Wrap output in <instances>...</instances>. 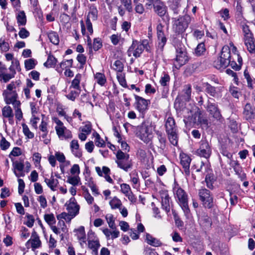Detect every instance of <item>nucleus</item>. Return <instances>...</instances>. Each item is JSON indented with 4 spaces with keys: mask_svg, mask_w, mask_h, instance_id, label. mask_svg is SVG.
Masks as SVG:
<instances>
[{
    "mask_svg": "<svg viewBox=\"0 0 255 255\" xmlns=\"http://www.w3.org/2000/svg\"><path fill=\"white\" fill-rule=\"evenodd\" d=\"M205 108L209 115L217 121H220L222 119L220 111L216 104L208 100Z\"/></svg>",
    "mask_w": 255,
    "mask_h": 255,
    "instance_id": "nucleus-10",
    "label": "nucleus"
},
{
    "mask_svg": "<svg viewBox=\"0 0 255 255\" xmlns=\"http://www.w3.org/2000/svg\"><path fill=\"white\" fill-rule=\"evenodd\" d=\"M22 127L24 135L29 138H32L34 137V133L30 131L27 126L25 124H22Z\"/></svg>",
    "mask_w": 255,
    "mask_h": 255,
    "instance_id": "nucleus-53",
    "label": "nucleus"
},
{
    "mask_svg": "<svg viewBox=\"0 0 255 255\" xmlns=\"http://www.w3.org/2000/svg\"><path fill=\"white\" fill-rule=\"evenodd\" d=\"M182 94V100L185 101H189L191 99V86L190 85H186L184 86Z\"/></svg>",
    "mask_w": 255,
    "mask_h": 255,
    "instance_id": "nucleus-31",
    "label": "nucleus"
},
{
    "mask_svg": "<svg viewBox=\"0 0 255 255\" xmlns=\"http://www.w3.org/2000/svg\"><path fill=\"white\" fill-rule=\"evenodd\" d=\"M230 92L234 98L237 99H239L241 96V93L239 92L238 88L237 87H231L230 89Z\"/></svg>",
    "mask_w": 255,
    "mask_h": 255,
    "instance_id": "nucleus-61",
    "label": "nucleus"
},
{
    "mask_svg": "<svg viewBox=\"0 0 255 255\" xmlns=\"http://www.w3.org/2000/svg\"><path fill=\"white\" fill-rule=\"evenodd\" d=\"M56 133L59 138L65 137V138H71L72 134L71 132L67 130L65 127H55Z\"/></svg>",
    "mask_w": 255,
    "mask_h": 255,
    "instance_id": "nucleus-24",
    "label": "nucleus"
},
{
    "mask_svg": "<svg viewBox=\"0 0 255 255\" xmlns=\"http://www.w3.org/2000/svg\"><path fill=\"white\" fill-rule=\"evenodd\" d=\"M157 134L159 142V145L158 147L159 148V151L161 152L166 147V139L164 136H162L161 133L158 132Z\"/></svg>",
    "mask_w": 255,
    "mask_h": 255,
    "instance_id": "nucleus-39",
    "label": "nucleus"
},
{
    "mask_svg": "<svg viewBox=\"0 0 255 255\" xmlns=\"http://www.w3.org/2000/svg\"><path fill=\"white\" fill-rule=\"evenodd\" d=\"M135 4L134 10L135 12L139 14H142L145 11V8L142 4L137 2L134 3Z\"/></svg>",
    "mask_w": 255,
    "mask_h": 255,
    "instance_id": "nucleus-59",
    "label": "nucleus"
},
{
    "mask_svg": "<svg viewBox=\"0 0 255 255\" xmlns=\"http://www.w3.org/2000/svg\"><path fill=\"white\" fill-rule=\"evenodd\" d=\"M16 20L18 26L25 25L26 23V17L24 11H19L16 14Z\"/></svg>",
    "mask_w": 255,
    "mask_h": 255,
    "instance_id": "nucleus-32",
    "label": "nucleus"
},
{
    "mask_svg": "<svg viewBox=\"0 0 255 255\" xmlns=\"http://www.w3.org/2000/svg\"><path fill=\"white\" fill-rule=\"evenodd\" d=\"M118 166L123 169L125 171H128L132 166V162L129 158L128 160H121L120 161H116Z\"/></svg>",
    "mask_w": 255,
    "mask_h": 255,
    "instance_id": "nucleus-27",
    "label": "nucleus"
},
{
    "mask_svg": "<svg viewBox=\"0 0 255 255\" xmlns=\"http://www.w3.org/2000/svg\"><path fill=\"white\" fill-rule=\"evenodd\" d=\"M97 14L98 10L97 8L95 7H91L86 19H89L91 20V19L93 21L96 20L97 18Z\"/></svg>",
    "mask_w": 255,
    "mask_h": 255,
    "instance_id": "nucleus-46",
    "label": "nucleus"
},
{
    "mask_svg": "<svg viewBox=\"0 0 255 255\" xmlns=\"http://www.w3.org/2000/svg\"><path fill=\"white\" fill-rule=\"evenodd\" d=\"M188 56L184 46L176 48V56L173 63L176 68L179 69L185 65L188 62Z\"/></svg>",
    "mask_w": 255,
    "mask_h": 255,
    "instance_id": "nucleus-6",
    "label": "nucleus"
},
{
    "mask_svg": "<svg viewBox=\"0 0 255 255\" xmlns=\"http://www.w3.org/2000/svg\"><path fill=\"white\" fill-rule=\"evenodd\" d=\"M184 122L186 126H200L202 128L208 127V121L202 116V113L199 108L195 111L188 112V115L184 117Z\"/></svg>",
    "mask_w": 255,
    "mask_h": 255,
    "instance_id": "nucleus-2",
    "label": "nucleus"
},
{
    "mask_svg": "<svg viewBox=\"0 0 255 255\" xmlns=\"http://www.w3.org/2000/svg\"><path fill=\"white\" fill-rule=\"evenodd\" d=\"M203 86L205 88L206 92L211 96L216 97L218 96V93L216 92V88L211 86L208 83L203 84Z\"/></svg>",
    "mask_w": 255,
    "mask_h": 255,
    "instance_id": "nucleus-33",
    "label": "nucleus"
},
{
    "mask_svg": "<svg viewBox=\"0 0 255 255\" xmlns=\"http://www.w3.org/2000/svg\"><path fill=\"white\" fill-rule=\"evenodd\" d=\"M80 91L71 90L70 92L66 96L70 100L74 101L75 99L79 96Z\"/></svg>",
    "mask_w": 255,
    "mask_h": 255,
    "instance_id": "nucleus-54",
    "label": "nucleus"
},
{
    "mask_svg": "<svg viewBox=\"0 0 255 255\" xmlns=\"http://www.w3.org/2000/svg\"><path fill=\"white\" fill-rule=\"evenodd\" d=\"M117 78L120 84L123 87H127V84L125 79V74L122 72L117 73Z\"/></svg>",
    "mask_w": 255,
    "mask_h": 255,
    "instance_id": "nucleus-47",
    "label": "nucleus"
},
{
    "mask_svg": "<svg viewBox=\"0 0 255 255\" xmlns=\"http://www.w3.org/2000/svg\"><path fill=\"white\" fill-rule=\"evenodd\" d=\"M80 75H77L75 78L72 80L71 85L70 86L71 88H73L78 91H80V87L79 86L80 82Z\"/></svg>",
    "mask_w": 255,
    "mask_h": 255,
    "instance_id": "nucleus-45",
    "label": "nucleus"
},
{
    "mask_svg": "<svg viewBox=\"0 0 255 255\" xmlns=\"http://www.w3.org/2000/svg\"><path fill=\"white\" fill-rule=\"evenodd\" d=\"M130 180L134 185H136L139 182V178L137 172L134 170L130 174Z\"/></svg>",
    "mask_w": 255,
    "mask_h": 255,
    "instance_id": "nucleus-55",
    "label": "nucleus"
},
{
    "mask_svg": "<svg viewBox=\"0 0 255 255\" xmlns=\"http://www.w3.org/2000/svg\"><path fill=\"white\" fill-rule=\"evenodd\" d=\"M100 247L99 240L97 238H94L93 240H88V247L91 249L95 255H98V250Z\"/></svg>",
    "mask_w": 255,
    "mask_h": 255,
    "instance_id": "nucleus-25",
    "label": "nucleus"
},
{
    "mask_svg": "<svg viewBox=\"0 0 255 255\" xmlns=\"http://www.w3.org/2000/svg\"><path fill=\"white\" fill-rule=\"evenodd\" d=\"M39 128L40 130L42 132L41 137L43 138H46L48 133L47 123L44 120H42Z\"/></svg>",
    "mask_w": 255,
    "mask_h": 255,
    "instance_id": "nucleus-34",
    "label": "nucleus"
},
{
    "mask_svg": "<svg viewBox=\"0 0 255 255\" xmlns=\"http://www.w3.org/2000/svg\"><path fill=\"white\" fill-rule=\"evenodd\" d=\"M106 219L108 224L109 227L112 229H116L115 219L114 216L111 214H108L106 216Z\"/></svg>",
    "mask_w": 255,
    "mask_h": 255,
    "instance_id": "nucleus-44",
    "label": "nucleus"
},
{
    "mask_svg": "<svg viewBox=\"0 0 255 255\" xmlns=\"http://www.w3.org/2000/svg\"><path fill=\"white\" fill-rule=\"evenodd\" d=\"M211 152V148L208 142L206 140H202L200 141V147L196 151L197 154L208 159L210 157Z\"/></svg>",
    "mask_w": 255,
    "mask_h": 255,
    "instance_id": "nucleus-11",
    "label": "nucleus"
},
{
    "mask_svg": "<svg viewBox=\"0 0 255 255\" xmlns=\"http://www.w3.org/2000/svg\"><path fill=\"white\" fill-rule=\"evenodd\" d=\"M117 160L116 161H120L121 160H128L129 158V156L128 154L125 153L119 150L117 152L116 154Z\"/></svg>",
    "mask_w": 255,
    "mask_h": 255,
    "instance_id": "nucleus-51",
    "label": "nucleus"
},
{
    "mask_svg": "<svg viewBox=\"0 0 255 255\" xmlns=\"http://www.w3.org/2000/svg\"><path fill=\"white\" fill-rule=\"evenodd\" d=\"M97 82L100 85H104L106 81L105 76L101 73H97L95 76Z\"/></svg>",
    "mask_w": 255,
    "mask_h": 255,
    "instance_id": "nucleus-49",
    "label": "nucleus"
},
{
    "mask_svg": "<svg viewBox=\"0 0 255 255\" xmlns=\"http://www.w3.org/2000/svg\"><path fill=\"white\" fill-rule=\"evenodd\" d=\"M110 205L113 209L120 208L122 203L121 201L117 197H114L110 201Z\"/></svg>",
    "mask_w": 255,
    "mask_h": 255,
    "instance_id": "nucleus-41",
    "label": "nucleus"
},
{
    "mask_svg": "<svg viewBox=\"0 0 255 255\" xmlns=\"http://www.w3.org/2000/svg\"><path fill=\"white\" fill-rule=\"evenodd\" d=\"M74 232L75 233V236L79 241L81 246L83 247L86 242V236L84 227L80 226L78 229H75Z\"/></svg>",
    "mask_w": 255,
    "mask_h": 255,
    "instance_id": "nucleus-19",
    "label": "nucleus"
},
{
    "mask_svg": "<svg viewBox=\"0 0 255 255\" xmlns=\"http://www.w3.org/2000/svg\"><path fill=\"white\" fill-rule=\"evenodd\" d=\"M244 117L247 120H250L255 118V107L250 104H247L243 112Z\"/></svg>",
    "mask_w": 255,
    "mask_h": 255,
    "instance_id": "nucleus-18",
    "label": "nucleus"
},
{
    "mask_svg": "<svg viewBox=\"0 0 255 255\" xmlns=\"http://www.w3.org/2000/svg\"><path fill=\"white\" fill-rule=\"evenodd\" d=\"M125 8L129 12L132 11L131 0H120Z\"/></svg>",
    "mask_w": 255,
    "mask_h": 255,
    "instance_id": "nucleus-57",
    "label": "nucleus"
},
{
    "mask_svg": "<svg viewBox=\"0 0 255 255\" xmlns=\"http://www.w3.org/2000/svg\"><path fill=\"white\" fill-rule=\"evenodd\" d=\"M65 206L66 207V209L72 218L79 214L80 206L77 204L74 198H71L66 203Z\"/></svg>",
    "mask_w": 255,
    "mask_h": 255,
    "instance_id": "nucleus-12",
    "label": "nucleus"
},
{
    "mask_svg": "<svg viewBox=\"0 0 255 255\" xmlns=\"http://www.w3.org/2000/svg\"><path fill=\"white\" fill-rule=\"evenodd\" d=\"M175 197L178 200V203L182 208L185 215L188 217L190 210L188 205L187 195L183 189L178 185H175L173 188Z\"/></svg>",
    "mask_w": 255,
    "mask_h": 255,
    "instance_id": "nucleus-5",
    "label": "nucleus"
},
{
    "mask_svg": "<svg viewBox=\"0 0 255 255\" xmlns=\"http://www.w3.org/2000/svg\"><path fill=\"white\" fill-rule=\"evenodd\" d=\"M167 133L170 143L173 145H177L178 144V137L176 131H173L172 133L171 132H167Z\"/></svg>",
    "mask_w": 255,
    "mask_h": 255,
    "instance_id": "nucleus-38",
    "label": "nucleus"
},
{
    "mask_svg": "<svg viewBox=\"0 0 255 255\" xmlns=\"http://www.w3.org/2000/svg\"><path fill=\"white\" fill-rule=\"evenodd\" d=\"M121 190L126 196L128 195L131 192L130 186L126 183H123L121 185Z\"/></svg>",
    "mask_w": 255,
    "mask_h": 255,
    "instance_id": "nucleus-56",
    "label": "nucleus"
},
{
    "mask_svg": "<svg viewBox=\"0 0 255 255\" xmlns=\"http://www.w3.org/2000/svg\"><path fill=\"white\" fill-rule=\"evenodd\" d=\"M229 45L232 48V53H231L229 46H224L220 57L214 61V66L218 69H221L230 65L233 69L240 70L242 64V58L238 53L237 48L234 44L231 42Z\"/></svg>",
    "mask_w": 255,
    "mask_h": 255,
    "instance_id": "nucleus-1",
    "label": "nucleus"
},
{
    "mask_svg": "<svg viewBox=\"0 0 255 255\" xmlns=\"http://www.w3.org/2000/svg\"><path fill=\"white\" fill-rule=\"evenodd\" d=\"M26 222L25 223V224L27 227L31 228L33 226L35 221L33 216L31 215L27 214L26 216Z\"/></svg>",
    "mask_w": 255,
    "mask_h": 255,
    "instance_id": "nucleus-63",
    "label": "nucleus"
},
{
    "mask_svg": "<svg viewBox=\"0 0 255 255\" xmlns=\"http://www.w3.org/2000/svg\"><path fill=\"white\" fill-rule=\"evenodd\" d=\"M31 244V247L33 251L39 248L41 246V241L35 232L32 233L31 238L27 243V245Z\"/></svg>",
    "mask_w": 255,
    "mask_h": 255,
    "instance_id": "nucleus-20",
    "label": "nucleus"
},
{
    "mask_svg": "<svg viewBox=\"0 0 255 255\" xmlns=\"http://www.w3.org/2000/svg\"><path fill=\"white\" fill-rule=\"evenodd\" d=\"M153 7L154 12L160 17L164 16L166 13V6L161 1H160Z\"/></svg>",
    "mask_w": 255,
    "mask_h": 255,
    "instance_id": "nucleus-22",
    "label": "nucleus"
},
{
    "mask_svg": "<svg viewBox=\"0 0 255 255\" xmlns=\"http://www.w3.org/2000/svg\"><path fill=\"white\" fill-rule=\"evenodd\" d=\"M134 98L136 101V109L140 113L145 111L148 108V105L150 103V101L137 95H134Z\"/></svg>",
    "mask_w": 255,
    "mask_h": 255,
    "instance_id": "nucleus-15",
    "label": "nucleus"
},
{
    "mask_svg": "<svg viewBox=\"0 0 255 255\" xmlns=\"http://www.w3.org/2000/svg\"><path fill=\"white\" fill-rule=\"evenodd\" d=\"M48 36L50 42L54 45H58L59 43V38L58 34L54 31L50 32Z\"/></svg>",
    "mask_w": 255,
    "mask_h": 255,
    "instance_id": "nucleus-35",
    "label": "nucleus"
},
{
    "mask_svg": "<svg viewBox=\"0 0 255 255\" xmlns=\"http://www.w3.org/2000/svg\"><path fill=\"white\" fill-rule=\"evenodd\" d=\"M73 64V60L69 59L67 60L63 61L60 64V67L61 68V70H57L59 72H62V70L67 68L71 67L72 66Z\"/></svg>",
    "mask_w": 255,
    "mask_h": 255,
    "instance_id": "nucleus-42",
    "label": "nucleus"
},
{
    "mask_svg": "<svg viewBox=\"0 0 255 255\" xmlns=\"http://www.w3.org/2000/svg\"><path fill=\"white\" fill-rule=\"evenodd\" d=\"M245 44L250 53L255 52V42L253 35L244 38Z\"/></svg>",
    "mask_w": 255,
    "mask_h": 255,
    "instance_id": "nucleus-23",
    "label": "nucleus"
},
{
    "mask_svg": "<svg viewBox=\"0 0 255 255\" xmlns=\"http://www.w3.org/2000/svg\"><path fill=\"white\" fill-rule=\"evenodd\" d=\"M198 195L200 199L204 206L208 208H211L213 205V199L210 194V192L206 188H201L199 190Z\"/></svg>",
    "mask_w": 255,
    "mask_h": 255,
    "instance_id": "nucleus-9",
    "label": "nucleus"
},
{
    "mask_svg": "<svg viewBox=\"0 0 255 255\" xmlns=\"http://www.w3.org/2000/svg\"><path fill=\"white\" fill-rule=\"evenodd\" d=\"M67 181L73 186H76L78 185L80 181V179L78 176H69Z\"/></svg>",
    "mask_w": 255,
    "mask_h": 255,
    "instance_id": "nucleus-52",
    "label": "nucleus"
},
{
    "mask_svg": "<svg viewBox=\"0 0 255 255\" xmlns=\"http://www.w3.org/2000/svg\"><path fill=\"white\" fill-rule=\"evenodd\" d=\"M169 80V76L167 74H164L163 76L161 77L159 82L162 86H165L167 85Z\"/></svg>",
    "mask_w": 255,
    "mask_h": 255,
    "instance_id": "nucleus-62",
    "label": "nucleus"
},
{
    "mask_svg": "<svg viewBox=\"0 0 255 255\" xmlns=\"http://www.w3.org/2000/svg\"><path fill=\"white\" fill-rule=\"evenodd\" d=\"M70 148L72 153L78 158H80L82 153L79 149V144L77 140L74 139L70 142Z\"/></svg>",
    "mask_w": 255,
    "mask_h": 255,
    "instance_id": "nucleus-21",
    "label": "nucleus"
},
{
    "mask_svg": "<svg viewBox=\"0 0 255 255\" xmlns=\"http://www.w3.org/2000/svg\"><path fill=\"white\" fill-rule=\"evenodd\" d=\"M136 134L143 142L148 143L152 138L153 127L149 122H143L136 127Z\"/></svg>",
    "mask_w": 255,
    "mask_h": 255,
    "instance_id": "nucleus-4",
    "label": "nucleus"
},
{
    "mask_svg": "<svg viewBox=\"0 0 255 255\" xmlns=\"http://www.w3.org/2000/svg\"><path fill=\"white\" fill-rule=\"evenodd\" d=\"M215 181V179L213 174L210 173L206 176L205 182L207 187L209 189H212L213 188V184Z\"/></svg>",
    "mask_w": 255,
    "mask_h": 255,
    "instance_id": "nucleus-40",
    "label": "nucleus"
},
{
    "mask_svg": "<svg viewBox=\"0 0 255 255\" xmlns=\"http://www.w3.org/2000/svg\"><path fill=\"white\" fill-rule=\"evenodd\" d=\"M16 83L14 82H11L7 85L6 89L2 93V95L6 104H11L13 107H15L20 106V101L17 100L18 95L16 91L15 84Z\"/></svg>",
    "mask_w": 255,
    "mask_h": 255,
    "instance_id": "nucleus-3",
    "label": "nucleus"
},
{
    "mask_svg": "<svg viewBox=\"0 0 255 255\" xmlns=\"http://www.w3.org/2000/svg\"><path fill=\"white\" fill-rule=\"evenodd\" d=\"M163 29L164 25L161 23L157 24L156 26V34L158 40V46L161 50L163 49L167 41V39Z\"/></svg>",
    "mask_w": 255,
    "mask_h": 255,
    "instance_id": "nucleus-13",
    "label": "nucleus"
},
{
    "mask_svg": "<svg viewBox=\"0 0 255 255\" xmlns=\"http://www.w3.org/2000/svg\"><path fill=\"white\" fill-rule=\"evenodd\" d=\"M160 198L161 200L162 208L165 212L168 213L170 212V198L167 191L161 190L159 192Z\"/></svg>",
    "mask_w": 255,
    "mask_h": 255,
    "instance_id": "nucleus-16",
    "label": "nucleus"
},
{
    "mask_svg": "<svg viewBox=\"0 0 255 255\" xmlns=\"http://www.w3.org/2000/svg\"><path fill=\"white\" fill-rule=\"evenodd\" d=\"M82 189L85 191L84 198L85 200L89 204H92L94 200V198L89 193L87 189H85L84 187H83Z\"/></svg>",
    "mask_w": 255,
    "mask_h": 255,
    "instance_id": "nucleus-58",
    "label": "nucleus"
},
{
    "mask_svg": "<svg viewBox=\"0 0 255 255\" xmlns=\"http://www.w3.org/2000/svg\"><path fill=\"white\" fill-rule=\"evenodd\" d=\"M95 142L96 145L98 147H103L105 145L104 140L101 138L100 135L97 133H96Z\"/></svg>",
    "mask_w": 255,
    "mask_h": 255,
    "instance_id": "nucleus-60",
    "label": "nucleus"
},
{
    "mask_svg": "<svg viewBox=\"0 0 255 255\" xmlns=\"http://www.w3.org/2000/svg\"><path fill=\"white\" fill-rule=\"evenodd\" d=\"M113 68L117 71V73L122 72L124 69V65L120 60H116L113 64Z\"/></svg>",
    "mask_w": 255,
    "mask_h": 255,
    "instance_id": "nucleus-50",
    "label": "nucleus"
},
{
    "mask_svg": "<svg viewBox=\"0 0 255 255\" xmlns=\"http://www.w3.org/2000/svg\"><path fill=\"white\" fill-rule=\"evenodd\" d=\"M180 163L182 166L186 177L190 175V165L191 159L189 156L185 153H182L180 155Z\"/></svg>",
    "mask_w": 255,
    "mask_h": 255,
    "instance_id": "nucleus-14",
    "label": "nucleus"
},
{
    "mask_svg": "<svg viewBox=\"0 0 255 255\" xmlns=\"http://www.w3.org/2000/svg\"><path fill=\"white\" fill-rule=\"evenodd\" d=\"M147 43L146 40H143L142 42L137 40H133L131 45L129 48L128 53L129 56L131 55L135 57H138L143 52L145 48V45Z\"/></svg>",
    "mask_w": 255,
    "mask_h": 255,
    "instance_id": "nucleus-7",
    "label": "nucleus"
},
{
    "mask_svg": "<svg viewBox=\"0 0 255 255\" xmlns=\"http://www.w3.org/2000/svg\"><path fill=\"white\" fill-rule=\"evenodd\" d=\"M36 60L33 58L25 60L24 61V66L27 70L33 69L37 64Z\"/></svg>",
    "mask_w": 255,
    "mask_h": 255,
    "instance_id": "nucleus-37",
    "label": "nucleus"
},
{
    "mask_svg": "<svg viewBox=\"0 0 255 255\" xmlns=\"http://www.w3.org/2000/svg\"><path fill=\"white\" fill-rule=\"evenodd\" d=\"M2 115L4 118H8L9 123H12L13 114L12 110L10 106H6L1 110Z\"/></svg>",
    "mask_w": 255,
    "mask_h": 255,
    "instance_id": "nucleus-28",
    "label": "nucleus"
},
{
    "mask_svg": "<svg viewBox=\"0 0 255 255\" xmlns=\"http://www.w3.org/2000/svg\"><path fill=\"white\" fill-rule=\"evenodd\" d=\"M206 50L205 44L204 43L201 42L199 43L195 50V53L197 56H200L202 55Z\"/></svg>",
    "mask_w": 255,
    "mask_h": 255,
    "instance_id": "nucleus-48",
    "label": "nucleus"
},
{
    "mask_svg": "<svg viewBox=\"0 0 255 255\" xmlns=\"http://www.w3.org/2000/svg\"><path fill=\"white\" fill-rule=\"evenodd\" d=\"M190 21V17L187 15L180 17L175 20L173 25L174 31L177 33L183 32L187 28Z\"/></svg>",
    "mask_w": 255,
    "mask_h": 255,
    "instance_id": "nucleus-8",
    "label": "nucleus"
},
{
    "mask_svg": "<svg viewBox=\"0 0 255 255\" xmlns=\"http://www.w3.org/2000/svg\"><path fill=\"white\" fill-rule=\"evenodd\" d=\"M165 126L166 132L172 133L173 131H176L175 121L172 117H169L167 118Z\"/></svg>",
    "mask_w": 255,
    "mask_h": 255,
    "instance_id": "nucleus-26",
    "label": "nucleus"
},
{
    "mask_svg": "<svg viewBox=\"0 0 255 255\" xmlns=\"http://www.w3.org/2000/svg\"><path fill=\"white\" fill-rule=\"evenodd\" d=\"M44 181L51 190L55 191L56 190L59 182L57 179L54 178L52 174L50 178H45Z\"/></svg>",
    "mask_w": 255,
    "mask_h": 255,
    "instance_id": "nucleus-29",
    "label": "nucleus"
},
{
    "mask_svg": "<svg viewBox=\"0 0 255 255\" xmlns=\"http://www.w3.org/2000/svg\"><path fill=\"white\" fill-rule=\"evenodd\" d=\"M146 241L148 244L153 247H158L162 245V243L159 240L153 237L149 234L146 235Z\"/></svg>",
    "mask_w": 255,
    "mask_h": 255,
    "instance_id": "nucleus-30",
    "label": "nucleus"
},
{
    "mask_svg": "<svg viewBox=\"0 0 255 255\" xmlns=\"http://www.w3.org/2000/svg\"><path fill=\"white\" fill-rule=\"evenodd\" d=\"M18 35L21 38L24 39L28 37L30 33L25 28L22 27L20 29Z\"/></svg>",
    "mask_w": 255,
    "mask_h": 255,
    "instance_id": "nucleus-64",
    "label": "nucleus"
},
{
    "mask_svg": "<svg viewBox=\"0 0 255 255\" xmlns=\"http://www.w3.org/2000/svg\"><path fill=\"white\" fill-rule=\"evenodd\" d=\"M44 219L49 226L53 225L56 223L55 217L52 213L45 214L44 216Z\"/></svg>",
    "mask_w": 255,
    "mask_h": 255,
    "instance_id": "nucleus-43",
    "label": "nucleus"
},
{
    "mask_svg": "<svg viewBox=\"0 0 255 255\" xmlns=\"http://www.w3.org/2000/svg\"><path fill=\"white\" fill-rule=\"evenodd\" d=\"M57 60L52 55L49 54L47 60L44 63V65L48 68L54 67L57 63Z\"/></svg>",
    "mask_w": 255,
    "mask_h": 255,
    "instance_id": "nucleus-36",
    "label": "nucleus"
},
{
    "mask_svg": "<svg viewBox=\"0 0 255 255\" xmlns=\"http://www.w3.org/2000/svg\"><path fill=\"white\" fill-rule=\"evenodd\" d=\"M237 22L242 30L244 36V38L253 35L249 28V26L248 25V21L244 18H239Z\"/></svg>",
    "mask_w": 255,
    "mask_h": 255,
    "instance_id": "nucleus-17",
    "label": "nucleus"
}]
</instances>
